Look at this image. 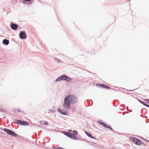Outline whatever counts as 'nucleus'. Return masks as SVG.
<instances>
[{
  "instance_id": "1",
  "label": "nucleus",
  "mask_w": 149,
  "mask_h": 149,
  "mask_svg": "<svg viewBox=\"0 0 149 149\" xmlns=\"http://www.w3.org/2000/svg\"><path fill=\"white\" fill-rule=\"evenodd\" d=\"M77 98L74 95H69L65 98L64 103L63 105V108L65 109H68L70 108V104L75 103L77 102Z\"/></svg>"
},
{
  "instance_id": "2",
  "label": "nucleus",
  "mask_w": 149,
  "mask_h": 149,
  "mask_svg": "<svg viewBox=\"0 0 149 149\" xmlns=\"http://www.w3.org/2000/svg\"><path fill=\"white\" fill-rule=\"evenodd\" d=\"M3 130L7 133L8 134L14 136H17V134L14 132L10 130H9L6 128H4Z\"/></svg>"
},
{
  "instance_id": "3",
  "label": "nucleus",
  "mask_w": 149,
  "mask_h": 149,
  "mask_svg": "<svg viewBox=\"0 0 149 149\" xmlns=\"http://www.w3.org/2000/svg\"><path fill=\"white\" fill-rule=\"evenodd\" d=\"M63 133L65 135L72 139H75L76 138V137L75 136L68 132H63Z\"/></svg>"
},
{
  "instance_id": "4",
  "label": "nucleus",
  "mask_w": 149,
  "mask_h": 149,
  "mask_svg": "<svg viewBox=\"0 0 149 149\" xmlns=\"http://www.w3.org/2000/svg\"><path fill=\"white\" fill-rule=\"evenodd\" d=\"M17 121L21 125H28L29 123L28 122L25 121H22L20 120H17Z\"/></svg>"
},
{
  "instance_id": "5",
  "label": "nucleus",
  "mask_w": 149,
  "mask_h": 149,
  "mask_svg": "<svg viewBox=\"0 0 149 149\" xmlns=\"http://www.w3.org/2000/svg\"><path fill=\"white\" fill-rule=\"evenodd\" d=\"M19 36L20 38L22 39H24L26 38V35L25 33L23 31H22L20 33Z\"/></svg>"
},
{
  "instance_id": "6",
  "label": "nucleus",
  "mask_w": 149,
  "mask_h": 149,
  "mask_svg": "<svg viewBox=\"0 0 149 149\" xmlns=\"http://www.w3.org/2000/svg\"><path fill=\"white\" fill-rule=\"evenodd\" d=\"M58 111L63 115H65L67 113V112L61 109H58Z\"/></svg>"
},
{
  "instance_id": "7",
  "label": "nucleus",
  "mask_w": 149,
  "mask_h": 149,
  "mask_svg": "<svg viewBox=\"0 0 149 149\" xmlns=\"http://www.w3.org/2000/svg\"><path fill=\"white\" fill-rule=\"evenodd\" d=\"M98 123L99 124H100L102 126L104 127L105 128H108L111 129V130H112V129L111 128H110V127H108L107 125L105 124L104 123H103L102 122H101V121H98Z\"/></svg>"
},
{
  "instance_id": "8",
  "label": "nucleus",
  "mask_w": 149,
  "mask_h": 149,
  "mask_svg": "<svg viewBox=\"0 0 149 149\" xmlns=\"http://www.w3.org/2000/svg\"><path fill=\"white\" fill-rule=\"evenodd\" d=\"M65 75H64L61 76L59 77H58V78H57L56 79V81H61L62 80H65Z\"/></svg>"
},
{
  "instance_id": "9",
  "label": "nucleus",
  "mask_w": 149,
  "mask_h": 149,
  "mask_svg": "<svg viewBox=\"0 0 149 149\" xmlns=\"http://www.w3.org/2000/svg\"><path fill=\"white\" fill-rule=\"evenodd\" d=\"M11 27L13 29L16 30L18 26L16 24H13L11 25Z\"/></svg>"
},
{
  "instance_id": "10",
  "label": "nucleus",
  "mask_w": 149,
  "mask_h": 149,
  "mask_svg": "<svg viewBox=\"0 0 149 149\" xmlns=\"http://www.w3.org/2000/svg\"><path fill=\"white\" fill-rule=\"evenodd\" d=\"M99 86H102V87H104V88H105L107 89H109V86H107L105 85L104 84H100L99 85Z\"/></svg>"
},
{
  "instance_id": "11",
  "label": "nucleus",
  "mask_w": 149,
  "mask_h": 149,
  "mask_svg": "<svg viewBox=\"0 0 149 149\" xmlns=\"http://www.w3.org/2000/svg\"><path fill=\"white\" fill-rule=\"evenodd\" d=\"M65 80L67 81H69L72 80V79L68 76H66L65 75Z\"/></svg>"
},
{
  "instance_id": "12",
  "label": "nucleus",
  "mask_w": 149,
  "mask_h": 149,
  "mask_svg": "<svg viewBox=\"0 0 149 149\" xmlns=\"http://www.w3.org/2000/svg\"><path fill=\"white\" fill-rule=\"evenodd\" d=\"M142 142L139 139H137L135 143L137 145H140L141 144Z\"/></svg>"
},
{
  "instance_id": "13",
  "label": "nucleus",
  "mask_w": 149,
  "mask_h": 149,
  "mask_svg": "<svg viewBox=\"0 0 149 149\" xmlns=\"http://www.w3.org/2000/svg\"><path fill=\"white\" fill-rule=\"evenodd\" d=\"M3 44H5V45H7L9 44V42L8 40L6 39H4L3 40Z\"/></svg>"
},
{
  "instance_id": "14",
  "label": "nucleus",
  "mask_w": 149,
  "mask_h": 149,
  "mask_svg": "<svg viewBox=\"0 0 149 149\" xmlns=\"http://www.w3.org/2000/svg\"><path fill=\"white\" fill-rule=\"evenodd\" d=\"M85 134L89 137L91 138H93V137L91 135V134L88 132L86 131Z\"/></svg>"
},
{
  "instance_id": "15",
  "label": "nucleus",
  "mask_w": 149,
  "mask_h": 149,
  "mask_svg": "<svg viewBox=\"0 0 149 149\" xmlns=\"http://www.w3.org/2000/svg\"><path fill=\"white\" fill-rule=\"evenodd\" d=\"M130 139L133 142L135 143L136 141V140L137 139L134 137H132Z\"/></svg>"
},
{
  "instance_id": "16",
  "label": "nucleus",
  "mask_w": 149,
  "mask_h": 149,
  "mask_svg": "<svg viewBox=\"0 0 149 149\" xmlns=\"http://www.w3.org/2000/svg\"><path fill=\"white\" fill-rule=\"evenodd\" d=\"M140 102L142 104H143L144 105L147 107H149V105H148L147 104H146V103H144V102L141 101H140Z\"/></svg>"
},
{
  "instance_id": "17",
  "label": "nucleus",
  "mask_w": 149,
  "mask_h": 149,
  "mask_svg": "<svg viewBox=\"0 0 149 149\" xmlns=\"http://www.w3.org/2000/svg\"><path fill=\"white\" fill-rule=\"evenodd\" d=\"M73 134L75 136H76L77 135V132L75 130L73 131L72 132Z\"/></svg>"
},
{
  "instance_id": "18",
  "label": "nucleus",
  "mask_w": 149,
  "mask_h": 149,
  "mask_svg": "<svg viewBox=\"0 0 149 149\" xmlns=\"http://www.w3.org/2000/svg\"><path fill=\"white\" fill-rule=\"evenodd\" d=\"M145 101L148 104H149V100L148 99H145Z\"/></svg>"
},
{
  "instance_id": "19",
  "label": "nucleus",
  "mask_w": 149,
  "mask_h": 149,
  "mask_svg": "<svg viewBox=\"0 0 149 149\" xmlns=\"http://www.w3.org/2000/svg\"><path fill=\"white\" fill-rule=\"evenodd\" d=\"M17 111L19 112H22V111L20 109H17Z\"/></svg>"
},
{
  "instance_id": "20",
  "label": "nucleus",
  "mask_w": 149,
  "mask_h": 149,
  "mask_svg": "<svg viewBox=\"0 0 149 149\" xmlns=\"http://www.w3.org/2000/svg\"><path fill=\"white\" fill-rule=\"evenodd\" d=\"M24 1H30L31 0H23Z\"/></svg>"
},
{
  "instance_id": "21",
  "label": "nucleus",
  "mask_w": 149,
  "mask_h": 149,
  "mask_svg": "<svg viewBox=\"0 0 149 149\" xmlns=\"http://www.w3.org/2000/svg\"><path fill=\"white\" fill-rule=\"evenodd\" d=\"M45 125H47L48 124V123L47 122H45Z\"/></svg>"
},
{
  "instance_id": "22",
  "label": "nucleus",
  "mask_w": 149,
  "mask_h": 149,
  "mask_svg": "<svg viewBox=\"0 0 149 149\" xmlns=\"http://www.w3.org/2000/svg\"><path fill=\"white\" fill-rule=\"evenodd\" d=\"M68 131L69 132H72V130H69Z\"/></svg>"
}]
</instances>
